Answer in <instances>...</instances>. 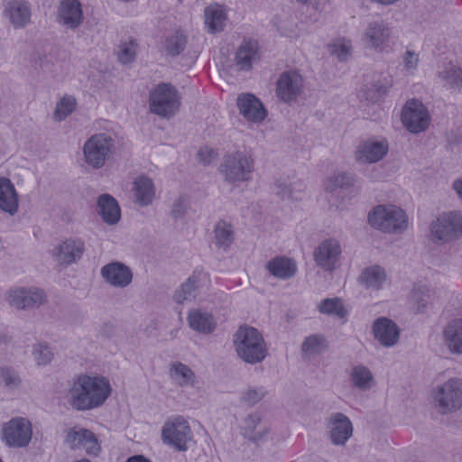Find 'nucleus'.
I'll list each match as a JSON object with an SVG mask.
<instances>
[{
  "mask_svg": "<svg viewBox=\"0 0 462 462\" xmlns=\"http://www.w3.org/2000/svg\"><path fill=\"white\" fill-rule=\"evenodd\" d=\"M111 393L103 376L79 375L68 392L69 403L77 411H88L102 405Z\"/></svg>",
  "mask_w": 462,
  "mask_h": 462,
  "instance_id": "f257e3e1",
  "label": "nucleus"
},
{
  "mask_svg": "<svg viewBox=\"0 0 462 462\" xmlns=\"http://www.w3.org/2000/svg\"><path fill=\"white\" fill-rule=\"evenodd\" d=\"M234 346L238 357L247 364L261 363L267 356L264 339L253 327L242 326L236 330Z\"/></svg>",
  "mask_w": 462,
  "mask_h": 462,
  "instance_id": "f03ea898",
  "label": "nucleus"
},
{
  "mask_svg": "<svg viewBox=\"0 0 462 462\" xmlns=\"http://www.w3.org/2000/svg\"><path fill=\"white\" fill-rule=\"evenodd\" d=\"M116 151V140L107 133L92 134L82 147L85 163L92 169L98 170L105 166Z\"/></svg>",
  "mask_w": 462,
  "mask_h": 462,
  "instance_id": "7ed1b4c3",
  "label": "nucleus"
},
{
  "mask_svg": "<svg viewBox=\"0 0 462 462\" xmlns=\"http://www.w3.org/2000/svg\"><path fill=\"white\" fill-rule=\"evenodd\" d=\"M369 224L384 233H402L408 227V217L399 207L378 205L368 215Z\"/></svg>",
  "mask_w": 462,
  "mask_h": 462,
  "instance_id": "20e7f679",
  "label": "nucleus"
},
{
  "mask_svg": "<svg viewBox=\"0 0 462 462\" xmlns=\"http://www.w3.org/2000/svg\"><path fill=\"white\" fill-rule=\"evenodd\" d=\"M432 402L442 414L456 412L462 407V380L450 378L432 390Z\"/></svg>",
  "mask_w": 462,
  "mask_h": 462,
  "instance_id": "39448f33",
  "label": "nucleus"
},
{
  "mask_svg": "<svg viewBox=\"0 0 462 462\" xmlns=\"http://www.w3.org/2000/svg\"><path fill=\"white\" fill-rule=\"evenodd\" d=\"M254 169L251 156L236 152L223 157L218 170L226 182L237 183L251 180Z\"/></svg>",
  "mask_w": 462,
  "mask_h": 462,
  "instance_id": "423d86ee",
  "label": "nucleus"
},
{
  "mask_svg": "<svg viewBox=\"0 0 462 462\" xmlns=\"http://www.w3.org/2000/svg\"><path fill=\"white\" fill-rule=\"evenodd\" d=\"M180 104L178 91L171 84H159L150 93V110L159 116L171 117L179 110Z\"/></svg>",
  "mask_w": 462,
  "mask_h": 462,
  "instance_id": "0eeeda50",
  "label": "nucleus"
},
{
  "mask_svg": "<svg viewBox=\"0 0 462 462\" xmlns=\"http://www.w3.org/2000/svg\"><path fill=\"white\" fill-rule=\"evenodd\" d=\"M162 439L164 444L173 447L178 451H186L188 443L192 439L188 421L181 417L167 421L162 427Z\"/></svg>",
  "mask_w": 462,
  "mask_h": 462,
  "instance_id": "6e6552de",
  "label": "nucleus"
},
{
  "mask_svg": "<svg viewBox=\"0 0 462 462\" xmlns=\"http://www.w3.org/2000/svg\"><path fill=\"white\" fill-rule=\"evenodd\" d=\"M402 122L409 132L419 134L428 128L430 117L420 101L410 99L402 108Z\"/></svg>",
  "mask_w": 462,
  "mask_h": 462,
  "instance_id": "1a4fd4ad",
  "label": "nucleus"
},
{
  "mask_svg": "<svg viewBox=\"0 0 462 462\" xmlns=\"http://www.w3.org/2000/svg\"><path fill=\"white\" fill-rule=\"evenodd\" d=\"M431 236L437 241H448L462 235V214L449 212L440 215L430 226Z\"/></svg>",
  "mask_w": 462,
  "mask_h": 462,
  "instance_id": "9d476101",
  "label": "nucleus"
},
{
  "mask_svg": "<svg viewBox=\"0 0 462 462\" xmlns=\"http://www.w3.org/2000/svg\"><path fill=\"white\" fill-rule=\"evenodd\" d=\"M342 248L336 238L323 240L313 252L316 264L325 272H333L339 265Z\"/></svg>",
  "mask_w": 462,
  "mask_h": 462,
  "instance_id": "9b49d317",
  "label": "nucleus"
},
{
  "mask_svg": "<svg viewBox=\"0 0 462 462\" xmlns=\"http://www.w3.org/2000/svg\"><path fill=\"white\" fill-rule=\"evenodd\" d=\"M64 441L70 449H84L88 455L97 456L100 451L95 434L81 427L75 426L67 430Z\"/></svg>",
  "mask_w": 462,
  "mask_h": 462,
  "instance_id": "f8f14e48",
  "label": "nucleus"
},
{
  "mask_svg": "<svg viewBox=\"0 0 462 462\" xmlns=\"http://www.w3.org/2000/svg\"><path fill=\"white\" fill-rule=\"evenodd\" d=\"M304 80L295 70L283 71L276 83V95L285 103L295 101L302 93Z\"/></svg>",
  "mask_w": 462,
  "mask_h": 462,
  "instance_id": "ddd939ff",
  "label": "nucleus"
},
{
  "mask_svg": "<svg viewBox=\"0 0 462 462\" xmlns=\"http://www.w3.org/2000/svg\"><path fill=\"white\" fill-rule=\"evenodd\" d=\"M4 438L9 446L23 448L28 446L32 439L31 422L24 418H14L4 427Z\"/></svg>",
  "mask_w": 462,
  "mask_h": 462,
  "instance_id": "4468645a",
  "label": "nucleus"
},
{
  "mask_svg": "<svg viewBox=\"0 0 462 462\" xmlns=\"http://www.w3.org/2000/svg\"><path fill=\"white\" fill-rule=\"evenodd\" d=\"M392 29L383 21L370 22L362 36L364 45L368 49L383 51L389 46Z\"/></svg>",
  "mask_w": 462,
  "mask_h": 462,
  "instance_id": "2eb2a0df",
  "label": "nucleus"
},
{
  "mask_svg": "<svg viewBox=\"0 0 462 462\" xmlns=\"http://www.w3.org/2000/svg\"><path fill=\"white\" fill-rule=\"evenodd\" d=\"M8 303L18 310L39 308L46 301V294L38 288H16L11 290Z\"/></svg>",
  "mask_w": 462,
  "mask_h": 462,
  "instance_id": "dca6fc26",
  "label": "nucleus"
},
{
  "mask_svg": "<svg viewBox=\"0 0 462 462\" xmlns=\"http://www.w3.org/2000/svg\"><path fill=\"white\" fill-rule=\"evenodd\" d=\"M85 244L80 239L69 238L56 245L51 255L60 265H70L78 262L83 255Z\"/></svg>",
  "mask_w": 462,
  "mask_h": 462,
  "instance_id": "f3484780",
  "label": "nucleus"
},
{
  "mask_svg": "<svg viewBox=\"0 0 462 462\" xmlns=\"http://www.w3.org/2000/svg\"><path fill=\"white\" fill-rule=\"evenodd\" d=\"M328 427L329 438L334 445L344 446L353 433V425L347 416L341 412L330 415Z\"/></svg>",
  "mask_w": 462,
  "mask_h": 462,
  "instance_id": "a211bd4d",
  "label": "nucleus"
},
{
  "mask_svg": "<svg viewBox=\"0 0 462 462\" xmlns=\"http://www.w3.org/2000/svg\"><path fill=\"white\" fill-rule=\"evenodd\" d=\"M388 149V142L385 139H368L359 144L356 159L359 162H377L386 155Z\"/></svg>",
  "mask_w": 462,
  "mask_h": 462,
  "instance_id": "6ab92c4d",
  "label": "nucleus"
},
{
  "mask_svg": "<svg viewBox=\"0 0 462 462\" xmlns=\"http://www.w3.org/2000/svg\"><path fill=\"white\" fill-rule=\"evenodd\" d=\"M236 104L240 115L248 122L260 123L266 116L267 113L263 105L252 94H240L237 97Z\"/></svg>",
  "mask_w": 462,
  "mask_h": 462,
  "instance_id": "aec40b11",
  "label": "nucleus"
},
{
  "mask_svg": "<svg viewBox=\"0 0 462 462\" xmlns=\"http://www.w3.org/2000/svg\"><path fill=\"white\" fill-rule=\"evenodd\" d=\"M101 275L107 283L116 288H125L133 280V273L130 268L119 262L104 265L101 268Z\"/></svg>",
  "mask_w": 462,
  "mask_h": 462,
  "instance_id": "412c9836",
  "label": "nucleus"
},
{
  "mask_svg": "<svg viewBox=\"0 0 462 462\" xmlns=\"http://www.w3.org/2000/svg\"><path fill=\"white\" fill-rule=\"evenodd\" d=\"M373 332L380 344L386 347L395 346L400 337V329L396 323L385 317L374 321Z\"/></svg>",
  "mask_w": 462,
  "mask_h": 462,
  "instance_id": "4be33fe9",
  "label": "nucleus"
},
{
  "mask_svg": "<svg viewBox=\"0 0 462 462\" xmlns=\"http://www.w3.org/2000/svg\"><path fill=\"white\" fill-rule=\"evenodd\" d=\"M83 20L81 4L79 0H61L58 8V21L69 29L79 27Z\"/></svg>",
  "mask_w": 462,
  "mask_h": 462,
  "instance_id": "5701e85b",
  "label": "nucleus"
},
{
  "mask_svg": "<svg viewBox=\"0 0 462 462\" xmlns=\"http://www.w3.org/2000/svg\"><path fill=\"white\" fill-rule=\"evenodd\" d=\"M4 15L14 28H23L30 22L31 9L25 1L12 0L5 5Z\"/></svg>",
  "mask_w": 462,
  "mask_h": 462,
  "instance_id": "b1692460",
  "label": "nucleus"
},
{
  "mask_svg": "<svg viewBox=\"0 0 462 462\" xmlns=\"http://www.w3.org/2000/svg\"><path fill=\"white\" fill-rule=\"evenodd\" d=\"M442 337L444 345L450 354L462 356V319H454L448 322Z\"/></svg>",
  "mask_w": 462,
  "mask_h": 462,
  "instance_id": "393cba45",
  "label": "nucleus"
},
{
  "mask_svg": "<svg viewBox=\"0 0 462 462\" xmlns=\"http://www.w3.org/2000/svg\"><path fill=\"white\" fill-rule=\"evenodd\" d=\"M260 59L259 44L256 41L245 39L236 53V63L241 70H250Z\"/></svg>",
  "mask_w": 462,
  "mask_h": 462,
  "instance_id": "a878e982",
  "label": "nucleus"
},
{
  "mask_svg": "<svg viewBox=\"0 0 462 462\" xmlns=\"http://www.w3.org/2000/svg\"><path fill=\"white\" fill-rule=\"evenodd\" d=\"M261 416L258 413L248 414L244 419L241 427V433L244 438L255 444L263 440L269 430L267 427L261 426Z\"/></svg>",
  "mask_w": 462,
  "mask_h": 462,
  "instance_id": "bb28decb",
  "label": "nucleus"
},
{
  "mask_svg": "<svg viewBox=\"0 0 462 462\" xmlns=\"http://www.w3.org/2000/svg\"><path fill=\"white\" fill-rule=\"evenodd\" d=\"M267 271L275 278L288 280L298 271L296 262L286 256H276L266 263Z\"/></svg>",
  "mask_w": 462,
  "mask_h": 462,
  "instance_id": "cd10ccee",
  "label": "nucleus"
},
{
  "mask_svg": "<svg viewBox=\"0 0 462 462\" xmlns=\"http://www.w3.org/2000/svg\"><path fill=\"white\" fill-rule=\"evenodd\" d=\"M204 18L208 32L214 34L224 31L227 14L222 5L213 4L205 8Z\"/></svg>",
  "mask_w": 462,
  "mask_h": 462,
  "instance_id": "c85d7f7f",
  "label": "nucleus"
},
{
  "mask_svg": "<svg viewBox=\"0 0 462 462\" xmlns=\"http://www.w3.org/2000/svg\"><path fill=\"white\" fill-rule=\"evenodd\" d=\"M187 320L190 328L202 334H210L217 327L212 314L199 309L191 310L188 314Z\"/></svg>",
  "mask_w": 462,
  "mask_h": 462,
  "instance_id": "c756f323",
  "label": "nucleus"
},
{
  "mask_svg": "<svg viewBox=\"0 0 462 462\" xmlns=\"http://www.w3.org/2000/svg\"><path fill=\"white\" fill-rule=\"evenodd\" d=\"M0 208L12 216L18 209V195L7 178H0Z\"/></svg>",
  "mask_w": 462,
  "mask_h": 462,
  "instance_id": "7c9ffc66",
  "label": "nucleus"
},
{
  "mask_svg": "<svg viewBox=\"0 0 462 462\" xmlns=\"http://www.w3.org/2000/svg\"><path fill=\"white\" fill-rule=\"evenodd\" d=\"M98 213L107 225L116 224L121 217V211L117 201L109 194H103L97 199Z\"/></svg>",
  "mask_w": 462,
  "mask_h": 462,
  "instance_id": "2f4dec72",
  "label": "nucleus"
},
{
  "mask_svg": "<svg viewBox=\"0 0 462 462\" xmlns=\"http://www.w3.org/2000/svg\"><path fill=\"white\" fill-rule=\"evenodd\" d=\"M206 274L202 272L194 271L193 273L181 284L174 293V300L177 303L190 301L196 297V291Z\"/></svg>",
  "mask_w": 462,
  "mask_h": 462,
  "instance_id": "473e14b6",
  "label": "nucleus"
},
{
  "mask_svg": "<svg viewBox=\"0 0 462 462\" xmlns=\"http://www.w3.org/2000/svg\"><path fill=\"white\" fill-rule=\"evenodd\" d=\"M135 201L143 207L152 202L155 196V187L152 180L145 176H139L134 182Z\"/></svg>",
  "mask_w": 462,
  "mask_h": 462,
  "instance_id": "72a5a7b5",
  "label": "nucleus"
},
{
  "mask_svg": "<svg viewBox=\"0 0 462 462\" xmlns=\"http://www.w3.org/2000/svg\"><path fill=\"white\" fill-rule=\"evenodd\" d=\"M386 273L379 265H374L365 268L360 277V283L368 290H380L386 281Z\"/></svg>",
  "mask_w": 462,
  "mask_h": 462,
  "instance_id": "f704fd0d",
  "label": "nucleus"
},
{
  "mask_svg": "<svg viewBox=\"0 0 462 462\" xmlns=\"http://www.w3.org/2000/svg\"><path fill=\"white\" fill-rule=\"evenodd\" d=\"M169 375L181 387L193 386L196 383L195 373L189 366L180 362H173L170 365Z\"/></svg>",
  "mask_w": 462,
  "mask_h": 462,
  "instance_id": "c9c22d12",
  "label": "nucleus"
},
{
  "mask_svg": "<svg viewBox=\"0 0 462 462\" xmlns=\"http://www.w3.org/2000/svg\"><path fill=\"white\" fill-rule=\"evenodd\" d=\"M440 84L448 89H457L462 88V68L452 63L446 65L438 73Z\"/></svg>",
  "mask_w": 462,
  "mask_h": 462,
  "instance_id": "e433bc0d",
  "label": "nucleus"
},
{
  "mask_svg": "<svg viewBox=\"0 0 462 462\" xmlns=\"http://www.w3.org/2000/svg\"><path fill=\"white\" fill-rule=\"evenodd\" d=\"M349 376L351 383L359 390H369L374 384L372 372L363 365H354Z\"/></svg>",
  "mask_w": 462,
  "mask_h": 462,
  "instance_id": "4c0bfd02",
  "label": "nucleus"
},
{
  "mask_svg": "<svg viewBox=\"0 0 462 462\" xmlns=\"http://www.w3.org/2000/svg\"><path fill=\"white\" fill-rule=\"evenodd\" d=\"M328 349V342L322 335H310L305 338L301 345L303 356L311 357L321 354Z\"/></svg>",
  "mask_w": 462,
  "mask_h": 462,
  "instance_id": "58836bf2",
  "label": "nucleus"
},
{
  "mask_svg": "<svg viewBox=\"0 0 462 462\" xmlns=\"http://www.w3.org/2000/svg\"><path fill=\"white\" fill-rule=\"evenodd\" d=\"M434 292L426 285H416L411 295V302L417 312H424L431 303Z\"/></svg>",
  "mask_w": 462,
  "mask_h": 462,
  "instance_id": "ea45409f",
  "label": "nucleus"
},
{
  "mask_svg": "<svg viewBox=\"0 0 462 462\" xmlns=\"http://www.w3.org/2000/svg\"><path fill=\"white\" fill-rule=\"evenodd\" d=\"M216 245L227 249L234 242L235 234L232 226L226 221H218L214 228Z\"/></svg>",
  "mask_w": 462,
  "mask_h": 462,
  "instance_id": "a19ab883",
  "label": "nucleus"
},
{
  "mask_svg": "<svg viewBox=\"0 0 462 462\" xmlns=\"http://www.w3.org/2000/svg\"><path fill=\"white\" fill-rule=\"evenodd\" d=\"M304 184L301 181L287 183L285 181H277L275 183L276 194L282 199H299L298 193L304 190Z\"/></svg>",
  "mask_w": 462,
  "mask_h": 462,
  "instance_id": "79ce46f5",
  "label": "nucleus"
},
{
  "mask_svg": "<svg viewBox=\"0 0 462 462\" xmlns=\"http://www.w3.org/2000/svg\"><path fill=\"white\" fill-rule=\"evenodd\" d=\"M268 393L266 388L263 385L248 386L240 397V402L252 407L262 401Z\"/></svg>",
  "mask_w": 462,
  "mask_h": 462,
  "instance_id": "37998d69",
  "label": "nucleus"
},
{
  "mask_svg": "<svg viewBox=\"0 0 462 462\" xmlns=\"http://www.w3.org/2000/svg\"><path fill=\"white\" fill-rule=\"evenodd\" d=\"M328 48L331 54L340 61L347 60L352 53L351 41L346 38L336 39L328 45Z\"/></svg>",
  "mask_w": 462,
  "mask_h": 462,
  "instance_id": "c03bdc74",
  "label": "nucleus"
},
{
  "mask_svg": "<svg viewBox=\"0 0 462 462\" xmlns=\"http://www.w3.org/2000/svg\"><path fill=\"white\" fill-rule=\"evenodd\" d=\"M319 310L323 314L335 315L338 318H344L346 315L341 300L337 298L323 300L319 305Z\"/></svg>",
  "mask_w": 462,
  "mask_h": 462,
  "instance_id": "a18cd8bd",
  "label": "nucleus"
},
{
  "mask_svg": "<svg viewBox=\"0 0 462 462\" xmlns=\"http://www.w3.org/2000/svg\"><path fill=\"white\" fill-rule=\"evenodd\" d=\"M76 100L72 97H63L56 105L53 119L57 122L63 121L75 109Z\"/></svg>",
  "mask_w": 462,
  "mask_h": 462,
  "instance_id": "49530a36",
  "label": "nucleus"
},
{
  "mask_svg": "<svg viewBox=\"0 0 462 462\" xmlns=\"http://www.w3.org/2000/svg\"><path fill=\"white\" fill-rule=\"evenodd\" d=\"M32 356L37 365H47L53 359L54 354L51 348L42 343H37L32 347Z\"/></svg>",
  "mask_w": 462,
  "mask_h": 462,
  "instance_id": "de8ad7c7",
  "label": "nucleus"
},
{
  "mask_svg": "<svg viewBox=\"0 0 462 462\" xmlns=\"http://www.w3.org/2000/svg\"><path fill=\"white\" fill-rule=\"evenodd\" d=\"M137 44L134 41L121 42L117 47V59L123 64H128L134 60Z\"/></svg>",
  "mask_w": 462,
  "mask_h": 462,
  "instance_id": "09e8293b",
  "label": "nucleus"
},
{
  "mask_svg": "<svg viewBox=\"0 0 462 462\" xmlns=\"http://www.w3.org/2000/svg\"><path fill=\"white\" fill-rule=\"evenodd\" d=\"M354 178L350 173L338 172L331 176L326 184V189L334 191L338 188H346L353 184Z\"/></svg>",
  "mask_w": 462,
  "mask_h": 462,
  "instance_id": "8fccbe9b",
  "label": "nucleus"
},
{
  "mask_svg": "<svg viewBox=\"0 0 462 462\" xmlns=\"http://www.w3.org/2000/svg\"><path fill=\"white\" fill-rule=\"evenodd\" d=\"M0 383L5 386L14 389L20 385L21 379L18 374L11 367H0Z\"/></svg>",
  "mask_w": 462,
  "mask_h": 462,
  "instance_id": "3c124183",
  "label": "nucleus"
},
{
  "mask_svg": "<svg viewBox=\"0 0 462 462\" xmlns=\"http://www.w3.org/2000/svg\"><path fill=\"white\" fill-rule=\"evenodd\" d=\"M185 45V38L182 35L175 34L167 39L165 42V49L168 54L177 56L184 50Z\"/></svg>",
  "mask_w": 462,
  "mask_h": 462,
  "instance_id": "603ef678",
  "label": "nucleus"
},
{
  "mask_svg": "<svg viewBox=\"0 0 462 462\" xmlns=\"http://www.w3.org/2000/svg\"><path fill=\"white\" fill-rule=\"evenodd\" d=\"M187 213V204L183 198H179L172 206L171 214L174 218H182Z\"/></svg>",
  "mask_w": 462,
  "mask_h": 462,
  "instance_id": "864d4df0",
  "label": "nucleus"
},
{
  "mask_svg": "<svg viewBox=\"0 0 462 462\" xmlns=\"http://www.w3.org/2000/svg\"><path fill=\"white\" fill-rule=\"evenodd\" d=\"M403 62L406 69H415L419 62L418 54H416L414 51H407L403 57Z\"/></svg>",
  "mask_w": 462,
  "mask_h": 462,
  "instance_id": "5fc2aeb1",
  "label": "nucleus"
},
{
  "mask_svg": "<svg viewBox=\"0 0 462 462\" xmlns=\"http://www.w3.org/2000/svg\"><path fill=\"white\" fill-rule=\"evenodd\" d=\"M198 155H199L200 161L206 164V163L210 162V159L214 155V152H213V150H211L209 148H201L199 151Z\"/></svg>",
  "mask_w": 462,
  "mask_h": 462,
  "instance_id": "6e6d98bb",
  "label": "nucleus"
},
{
  "mask_svg": "<svg viewBox=\"0 0 462 462\" xmlns=\"http://www.w3.org/2000/svg\"><path fill=\"white\" fill-rule=\"evenodd\" d=\"M374 88L376 90V95L370 97V98L373 101H377L381 97H383L387 92L388 86L385 84H375Z\"/></svg>",
  "mask_w": 462,
  "mask_h": 462,
  "instance_id": "4d7b16f0",
  "label": "nucleus"
},
{
  "mask_svg": "<svg viewBox=\"0 0 462 462\" xmlns=\"http://www.w3.org/2000/svg\"><path fill=\"white\" fill-rule=\"evenodd\" d=\"M453 188L456 190L457 194L462 200V179L457 180L453 182Z\"/></svg>",
  "mask_w": 462,
  "mask_h": 462,
  "instance_id": "13d9d810",
  "label": "nucleus"
},
{
  "mask_svg": "<svg viewBox=\"0 0 462 462\" xmlns=\"http://www.w3.org/2000/svg\"><path fill=\"white\" fill-rule=\"evenodd\" d=\"M126 462H150L148 459L143 457V456H134L127 459Z\"/></svg>",
  "mask_w": 462,
  "mask_h": 462,
  "instance_id": "bf43d9fd",
  "label": "nucleus"
},
{
  "mask_svg": "<svg viewBox=\"0 0 462 462\" xmlns=\"http://www.w3.org/2000/svg\"><path fill=\"white\" fill-rule=\"evenodd\" d=\"M77 462H90V460L87 459V458H83V459H80Z\"/></svg>",
  "mask_w": 462,
  "mask_h": 462,
  "instance_id": "052dcab7",
  "label": "nucleus"
},
{
  "mask_svg": "<svg viewBox=\"0 0 462 462\" xmlns=\"http://www.w3.org/2000/svg\"><path fill=\"white\" fill-rule=\"evenodd\" d=\"M298 2H300V3H307L309 0H297Z\"/></svg>",
  "mask_w": 462,
  "mask_h": 462,
  "instance_id": "680f3d73",
  "label": "nucleus"
}]
</instances>
